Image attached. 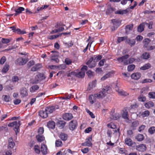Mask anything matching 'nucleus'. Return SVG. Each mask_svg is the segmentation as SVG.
I'll use <instances>...</instances> for the list:
<instances>
[{
  "instance_id": "nucleus-1",
  "label": "nucleus",
  "mask_w": 155,
  "mask_h": 155,
  "mask_svg": "<svg viewBox=\"0 0 155 155\" xmlns=\"http://www.w3.org/2000/svg\"><path fill=\"white\" fill-rule=\"evenodd\" d=\"M111 88L109 86L104 87L102 91L97 94L90 95L88 97V101L91 104H93L96 102L97 98L100 99L104 97L108 94Z\"/></svg>"
},
{
  "instance_id": "nucleus-2",
  "label": "nucleus",
  "mask_w": 155,
  "mask_h": 155,
  "mask_svg": "<svg viewBox=\"0 0 155 155\" xmlns=\"http://www.w3.org/2000/svg\"><path fill=\"white\" fill-rule=\"evenodd\" d=\"M21 121L20 120L14 121L12 122L9 123L8 126L9 127H14V130L16 134L19 131V127L21 125Z\"/></svg>"
},
{
  "instance_id": "nucleus-3",
  "label": "nucleus",
  "mask_w": 155,
  "mask_h": 155,
  "mask_svg": "<svg viewBox=\"0 0 155 155\" xmlns=\"http://www.w3.org/2000/svg\"><path fill=\"white\" fill-rule=\"evenodd\" d=\"M87 67L84 65L82 68L81 71L78 73L76 72V77L78 78H84L85 75V71L87 70Z\"/></svg>"
},
{
  "instance_id": "nucleus-4",
  "label": "nucleus",
  "mask_w": 155,
  "mask_h": 155,
  "mask_svg": "<svg viewBox=\"0 0 155 155\" xmlns=\"http://www.w3.org/2000/svg\"><path fill=\"white\" fill-rule=\"evenodd\" d=\"M28 61L27 59L26 58H23L20 57L16 60L15 61V64L16 65H22L26 64Z\"/></svg>"
},
{
  "instance_id": "nucleus-5",
  "label": "nucleus",
  "mask_w": 155,
  "mask_h": 155,
  "mask_svg": "<svg viewBox=\"0 0 155 155\" xmlns=\"http://www.w3.org/2000/svg\"><path fill=\"white\" fill-rule=\"evenodd\" d=\"M19 93L21 97L23 98L27 96L28 95V91L25 87L21 88L20 90Z\"/></svg>"
},
{
  "instance_id": "nucleus-6",
  "label": "nucleus",
  "mask_w": 155,
  "mask_h": 155,
  "mask_svg": "<svg viewBox=\"0 0 155 155\" xmlns=\"http://www.w3.org/2000/svg\"><path fill=\"white\" fill-rule=\"evenodd\" d=\"M121 115L122 117L124 119L126 120H129L127 107H125L122 110Z\"/></svg>"
},
{
  "instance_id": "nucleus-7",
  "label": "nucleus",
  "mask_w": 155,
  "mask_h": 155,
  "mask_svg": "<svg viewBox=\"0 0 155 155\" xmlns=\"http://www.w3.org/2000/svg\"><path fill=\"white\" fill-rule=\"evenodd\" d=\"M92 140V137H89L87 138L86 140V141L82 143L81 145L84 146L91 147L93 145V144L91 142Z\"/></svg>"
},
{
  "instance_id": "nucleus-8",
  "label": "nucleus",
  "mask_w": 155,
  "mask_h": 155,
  "mask_svg": "<svg viewBox=\"0 0 155 155\" xmlns=\"http://www.w3.org/2000/svg\"><path fill=\"white\" fill-rule=\"evenodd\" d=\"M58 108V106L56 105L55 106H52L49 107H47L45 109V110L47 111L48 114V113L51 114L56 109Z\"/></svg>"
},
{
  "instance_id": "nucleus-9",
  "label": "nucleus",
  "mask_w": 155,
  "mask_h": 155,
  "mask_svg": "<svg viewBox=\"0 0 155 155\" xmlns=\"http://www.w3.org/2000/svg\"><path fill=\"white\" fill-rule=\"evenodd\" d=\"M136 149L140 152H143L145 151L147 149L146 145L143 144H141L137 145L136 147Z\"/></svg>"
},
{
  "instance_id": "nucleus-10",
  "label": "nucleus",
  "mask_w": 155,
  "mask_h": 155,
  "mask_svg": "<svg viewBox=\"0 0 155 155\" xmlns=\"http://www.w3.org/2000/svg\"><path fill=\"white\" fill-rule=\"evenodd\" d=\"M77 126L76 121L72 120L69 123V127L70 130L73 131L76 129Z\"/></svg>"
},
{
  "instance_id": "nucleus-11",
  "label": "nucleus",
  "mask_w": 155,
  "mask_h": 155,
  "mask_svg": "<svg viewBox=\"0 0 155 155\" xmlns=\"http://www.w3.org/2000/svg\"><path fill=\"white\" fill-rule=\"evenodd\" d=\"M25 10V8L21 7H18L17 8L15 9V17L17 16L19 14L21 13L22 12Z\"/></svg>"
},
{
  "instance_id": "nucleus-12",
  "label": "nucleus",
  "mask_w": 155,
  "mask_h": 155,
  "mask_svg": "<svg viewBox=\"0 0 155 155\" xmlns=\"http://www.w3.org/2000/svg\"><path fill=\"white\" fill-rule=\"evenodd\" d=\"M111 21L113 23L114 27V29L117 28L121 24V21H120L118 19H113L111 20Z\"/></svg>"
},
{
  "instance_id": "nucleus-13",
  "label": "nucleus",
  "mask_w": 155,
  "mask_h": 155,
  "mask_svg": "<svg viewBox=\"0 0 155 155\" xmlns=\"http://www.w3.org/2000/svg\"><path fill=\"white\" fill-rule=\"evenodd\" d=\"M63 118L66 120H69L73 117L72 114L70 113H66L63 115Z\"/></svg>"
},
{
  "instance_id": "nucleus-14",
  "label": "nucleus",
  "mask_w": 155,
  "mask_h": 155,
  "mask_svg": "<svg viewBox=\"0 0 155 155\" xmlns=\"http://www.w3.org/2000/svg\"><path fill=\"white\" fill-rule=\"evenodd\" d=\"M48 114L47 111L45 110V109L44 110H40L39 112V115L43 118L47 117L48 116Z\"/></svg>"
},
{
  "instance_id": "nucleus-15",
  "label": "nucleus",
  "mask_w": 155,
  "mask_h": 155,
  "mask_svg": "<svg viewBox=\"0 0 155 155\" xmlns=\"http://www.w3.org/2000/svg\"><path fill=\"white\" fill-rule=\"evenodd\" d=\"M47 147L46 145L45 144H41V151L43 155H46L47 154Z\"/></svg>"
},
{
  "instance_id": "nucleus-16",
  "label": "nucleus",
  "mask_w": 155,
  "mask_h": 155,
  "mask_svg": "<svg viewBox=\"0 0 155 155\" xmlns=\"http://www.w3.org/2000/svg\"><path fill=\"white\" fill-rule=\"evenodd\" d=\"M15 145L12 138L10 137L8 139V148L9 149H12Z\"/></svg>"
},
{
  "instance_id": "nucleus-17",
  "label": "nucleus",
  "mask_w": 155,
  "mask_h": 155,
  "mask_svg": "<svg viewBox=\"0 0 155 155\" xmlns=\"http://www.w3.org/2000/svg\"><path fill=\"white\" fill-rule=\"evenodd\" d=\"M66 123L64 121L60 120L57 123V125L59 129H61L65 126Z\"/></svg>"
},
{
  "instance_id": "nucleus-18",
  "label": "nucleus",
  "mask_w": 155,
  "mask_h": 155,
  "mask_svg": "<svg viewBox=\"0 0 155 155\" xmlns=\"http://www.w3.org/2000/svg\"><path fill=\"white\" fill-rule=\"evenodd\" d=\"M125 42L130 45L131 47L134 46L136 43L135 40L134 39H130V38H128L125 41Z\"/></svg>"
},
{
  "instance_id": "nucleus-19",
  "label": "nucleus",
  "mask_w": 155,
  "mask_h": 155,
  "mask_svg": "<svg viewBox=\"0 0 155 155\" xmlns=\"http://www.w3.org/2000/svg\"><path fill=\"white\" fill-rule=\"evenodd\" d=\"M129 57V55L127 54L121 57L118 58L117 60L120 62H123L124 61L127 59Z\"/></svg>"
},
{
  "instance_id": "nucleus-20",
  "label": "nucleus",
  "mask_w": 155,
  "mask_h": 155,
  "mask_svg": "<svg viewBox=\"0 0 155 155\" xmlns=\"http://www.w3.org/2000/svg\"><path fill=\"white\" fill-rule=\"evenodd\" d=\"M151 41V40L148 38H146L143 41V48H147L148 47L149 44Z\"/></svg>"
},
{
  "instance_id": "nucleus-21",
  "label": "nucleus",
  "mask_w": 155,
  "mask_h": 155,
  "mask_svg": "<svg viewBox=\"0 0 155 155\" xmlns=\"http://www.w3.org/2000/svg\"><path fill=\"white\" fill-rule=\"evenodd\" d=\"M133 24H131V25H126L125 28L126 33L127 34H129V32L132 30L133 28Z\"/></svg>"
},
{
  "instance_id": "nucleus-22",
  "label": "nucleus",
  "mask_w": 155,
  "mask_h": 155,
  "mask_svg": "<svg viewBox=\"0 0 155 155\" xmlns=\"http://www.w3.org/2000/svg\"><path fill=\"white\" fill-rule=\"evenodd\" d=\"M141 75V74L139 73H135L132 74L131 78L133 79L137 80L140 78Z\"/></svg>"
},
{
  "instance_id": "nucleus-23",
  "label": "nucleus",
  "mask_w": 155,
  "mask_h": 155,
  "mask_svg": "<svg viewBox=\"0 0 155 155\" xmlns=\"http://www.w3.org/2000/svg\"><path fill=\"white\" fill-rule=\"evenodd\" d=\"M59 137L62 140L65 141L68 139V136L66 134L61 132L60 134Z\"/></svg>"
},
{
  "instance_id": "nucleus-24",
  "label": "nucleus",
  "mask_w": 155,
  "mask_h": 155,
  "mask_svg": "<svg viewBox=\"0 0 155 155\" xmlns=\"http://www.w3.org/2000/svg\"><path fill=\"white\" fill-rule=\"evenodd\" d=\"M145 25L144 22L140 24L137 27L138 31L141 33L143 31L145 28Z\"/></svg>"
},
{
  "instance_id": "nucleus-25",
  "label": "nucleus",
  "mask_w": 155,
  "mask_h": 155,
  "mask_svg": "<svg viewBox=\"0 0 155 155\" xmlns=\"http://www.w3.org/2000/svg\"><path fill=\"white\" fill-rule=\"evenodd\" d=\"M35 78L37 79V81L36 82H35V83H36L38 82L39 80H43L45 79V77L44 76V75L42 74L39 73L37 75L35 76Z\"/></svg>"
},
{
  "instance_id": "nucleus-26",
  "label": "nucleus",
  "mask_w": 155,
  "mask_h": 155,
  "mask_svg": "<svg viewBox=\"0 0 155 155\" xmlns=\"http://www.w3.org/2000/svg\"><path fill=\"white\" fill-rule=\"evenodd\" d=\"M135 59L131 58L129 59L126 60H125L124 62V65H127L129 64H131L133 63L135 61Z\"/></svg>"
},
{
  "instance_id": "nucleus-27",
  "label": "nucleus",
  "mask_w": 155,
  "mask_h": 155,
  "mask_svg": "<svg viewBox=\"0 0 155 155\" xmlns=\"http://www.w3.org/2000/svg\"><path fill=\"white\" fill-rule=\"evenodd\" d=\"M128 12V10L127 9L123 10H120L116 11L115 12V14H118L123 15L124 14H126Z\"/></svg>"
},
{
  "instance_id": "nucleus-28",
  "label": "nucleus",
  "mask_w": 155,
  "mask_h": 155,
  "mask_svg": "<svg viewBox=\"0 0 155 155\" xmlns=\"http://www.w3.org/2000/svg\"><path fill=\"white\" fill-rule=\"evenodd\" d=\"M47 125L49 128L53 129L55 128V123L53 121H49Z\"/></svg>"
},
{
  "instance_id": "nucleus-29",
  "label": "nucleus",
  "mask_w": 155,
  "mask_h": 155,
  "mask_svg": "<svg viewBox=\"0 0 155 155\" xmlns=\"http://www.w3.org/2000/svg\"><path fill=\"white\" fill-rule=\"evenodd\" d=\"M154 106V103L151 101H148L144 104L145 107L147 109H150L151 107H153Z\"/></svg>"
},
{
  "instance_id": "nucleus-30",
  "label": "nucleus",
  "mask_w": 155,
  "mask_h": 155,
  "mask_svg": "<svg viewBox=\"0 0 155 155\" xmlns=\"http://www.w3.org/2000/svg\"><path fill=\"white\" fill-rule=\"evenodd\" d=\"M41 67L42 66L41 64H37L31 68V71H35Z\"/></svg>"
},
{
  "instance_id": "nucleus-31",
  "label": "nucleus",
  "mask_w": 155,
  "mask_h": 155,
  "mask_svg": "<svg viewBox=\"0 0 155 155\" xmlns=\"http://www.w3.org/2000/svg\"><path fill=\"white\" fill-rule=\"evenodd\" d=\"M150 55L149 53L145 52L143 53L141 56V58L147 60L150 57Z\"/></svg>"
},
{
  "instance_id": "nucleus-32",
  "label": "nucleus",
  "mask_w": 155,
  "mask_h": 155,
  "mask_svg": "<svg viewBox=\"0 0 155 155\" xmlns=\"http://www.w3.org/2000/svg\"><path fill=\"white\" fill-rule=\"evenodd\" d=\"M102 56L101 55H95L92 57L93 58L94 62H96L101 59Z\"/></svg>"
},
{
  "instance_id": "nucleus-33",
  "label": "nucleus",
  "mask_w": 155,
  "mask_h": 155,
  "mask_svg": "<svg viewBox=\"0 0 155 155\" xmlns=\"http://www.w3.org/2000/svg\"><path fill=\"white\" fill-rule=\"evenodd\" d=\"M39 88V87L37 85H35L31 86L30 89V91L33 93L35 92L36 91L38 90Z\"/></svg>"
},
{
  "instance_id": "nucleus-34",
  "label": "nucleus",
  "mask_w": 155,
  "mask_h": 155,
  "mask_svg": "<svg viewBox=\"0 0 155 155\" xmlns=\"http://www.w3.org/2000/svg\"><path fill=\"white\" fill-rule=\"evenodd\" d=\"M150 112L148 110H146L142 112L140 114L141 116L143 118L148 117L150 114Z\"/></svg>"
},
{
  "instance_id": "nucleus-35",
  "label": "nucleus",
  "mask_w": 155,
  "mask_h": 155,
  "mask_svg": "<svg viewBox=\"0 0 155 155\" xmlns=\"http://www.w3.org/2000/svg\"><path fill=\"white\" fill-rule=\"evenodd\" d=\"M36 138L38 141L39 142H41L44 141L45 138L43 135H37L36 136Z\"/></svg>"
},
{
  "instance_id": "nucleus-36",
  "label": "nucleus",
  "mask_w": 155,
  "mask_h": 155,
  "mask_svg": "<svg viewBox=\"0 0 155 155\" xmlns=\"http://www.w3.org/2000/svg\"><path fill=\"white\" fill-rule=\"evenodd\" d=\"M125 143L129 146H132L133 144L132 141L131 139L129 138H127L125 140Z\"/></svg>"
},
{
  "instance_id": "nucleus-37",
  "label": "nucleus",
  "mask_w": 155,
  "mask_h": 155,
  "mask_svg": "<svg viewBox=\"0 0 155 155\" xmlns=\"http://www.w3.org/2000/svg\"><path fill=\"white\" fill-rule=\"evenodd\" d=\"M135 138L138 141H141L144 140V137L143 135L139 134L136 136Z\"/></svg>"
},
{
  "instance_id": "nucleus-38",
  "label": "nucleus",
  "mask_w": 155,
  "mask_h": 155,
  "mask_svg": "<svg viewBox=\"0 0 155 155\" xmlns=\"http://www.w3.org/2000/svg\"><path fill=\"white\" fill-rule=\"evenodd\" d=\"M34 150L35 153L38 154L40 153L41 150L40 147L38 145H35L34 147Z\"/></svg>"
},
{
  "instance_id": "nucleus-39",
  "label": "nucleus",
  "mask_w": 155,
  "mask_h": 155,
  "mask_svg": "<svg viewBox=\"0 0 155 155\" xmlns=\"http://www.w3.org/2000/svg\"><path fill=\"white\" fill-rule=\"evenodd\" d=\"M52 54L51 55V58H58L59 56V52L57 51H53L51 52Z\"/></svg>"
},
{
  "instance_id": "nucleus-40",
  "label": "nucleus",
  "mask_w": 155,
  "mask_h": 155,
  "mask_svg": "<svg viewBox=\"0 0 155 155\" xmlns=\"http://www.w3.org/2000/svg\"><path fill=\"white\" fill-rule=\"evenodd\" d=\"M151 65L149 63H147L145 64L143 66L140 68L141 70H145L150 68Z\"/></svg>"
},
{
  "instance_id": "nucleus-41",
  "label": "nucleus",
  "mask_w": 155,
  "mask_h": 155,
  "mask_svg": "<svg viewBox=\"0 0 155 155\" xmlns=\"http://www.w3.org/2000/svg\"><path fill=\"white\" fill-rule=\"evenodd\" d=\"M139 124V121L137 120H136L133 121L132 123V125L131 127H132L133 129H134L135 128L137 127Z\"/></svg>"
},
{
  "instance_id": "nucleus-42",
  "label": "nucleus",
  "mask_w": 155,
  "mask_h": 155,
  "mask_svg": "<svg viewBox=\"0 0 155 155\" xmlns=\"http://www.w3.org/2000/svg\"><path fill=\"white\" fill-rule=\"evenodd\" d=\"M117 91L119 94L121 96H125L129 95L128 93L124 91L123 90H118Z\"/></svg>"
},
{
  "instance_id": "nucleus-43",
  "label": "nucleus",
  "mask_w": 155,
  "mask_h": 155,
  "mask_svg": "<svg viewBox=\"0 0 155 155\" xmlns=\"http://www.w3.org/2000/svg\"><path fill=\"white\" fill-rule=\"evenodd\" d=\"M127 38L128 37L127 36H125L124 37H118L117 42L118 43H120L124 40H126Z\"/></svg>"
},
{
  "instance_id": "nucleus-44",
  "label": "nucleus",
  "mask_w": 155,
  "mask_h": 155,
  "mask_svg": "<svg viewBox=\"0 0 155 155\" xmlns=\"http://www.w3.org/2000/svg\"><path fill=\"white\" fill-rule=\"evenodd\" d=\"M146 97L143 95H140L138 98V100L141 102H144L146 101Z\"/></svg>"
},
{
  "instance_id": "nucleus-45",
  "label": "nucleus",
  "mask_w": 155,
  "mask_h": 155,
  "mask_svg": "<svg viewBox=\"0 0 155 155\" xmlns=\"http://www.w3.org/2000/svg\"><path fill=\"white\" fill-rule=\"evenodd\" d=\"M12 40L11 38H3L2 39V42L4 44H7Z\"/></svg>"
},
{
  "instance_id": "nucleus-46",
  "label": "nucleus",
  "mask_w": 155,
  "mask_h": 155,
  "mask_svg": "<svg viewBox=\"0 0 155 155\" xmlns=\"http://www.w3.org/2000/svg\"><path fill=\"white\" fill-rule=\"evenodd\" d=\"M96 84V81H92L89 84V90H90L91 89L95 87Z\"/></svg>"
},
{
  "instance_id": "nucleus-47",
  "label": "nucleus",
  "mask_w": 155,
  "mask_h": 155,
  "mask_svg": "<svg viewBox=\"0 0 155 155\" xmlns=\"http://www.w3.org/2000/svg\"><path fill=\"white\" fill-rule=\"evenodd\" d=\"M55 144V146L58 147H61L63 145L61 141L59 139L56 140Z\"/></svg>"
},
{
  "instance_id": "nucleus-48",
  "label": "nucleus",
  "mask_w": 155,
  "mask_h": 155,
  "mask_svg": "<svg viewBox=\"0 0 155 155\" xmlns=\"http://www.w3.org/2000/svg\"><path fill=\"white\" fill-rule=\"evenodd\" d=\"M111 76V73L109 72L107 74H106L104 76L101 78V81H104L107 78H110Z\"/></svg>"
},
{
  "instance_id": "nucleus-49",
  "label": "nucleus",
  "mask_w": 155,
  "mask_h": 155,
  "mask_svg": "<svg viewBox=\"0 0 155 155\" xmlns=\"http://www.w3.org/2000/svg\"><path fill=\"white\" fill-rule=\"evenodd\" d=\"M148 132L151 134H153L155 132V127L152 126L150 127L148 129Z\"/></svg>"
},
{
  "instance_id": "nucleus-50",
  "label": "nucleus",
  "mask_w": 155,
  "mask_h": 155,
  "mask_svg": "<svg viewBox=\"0 0 155 155\" xmlns=\"http://www.w3.org/2000/svg\"><path fill=\"white\" fill-rule=\"evenodd\" d=\"M135 67V66L134 64L130 65L127 67V70L129 71H132L134 69Z\"/></svg>"
},
{
  "instance_id": "nucleus-51",
  "label": "nucleus",
  "mask_w": 155,
  "mask_h": 155,
  "mask_svg": "<svg viewBox=\"0 0 155 155\" xmlns=\"http://www.w3.org/2000/svg\"><path fill=\"white\" fill-rule=\"evenodd\" d=\"M145 25H147L148 26V28L150 29L152 28V25H153V22L152 21H150L149 23H147L146 22H144Z\"/></svg>"
},
{
  "instance_id": "nucleus-52",
  "label": "nucleus",
  "mask_w": 155,
  "mask_h": 155,
  "mask_svg": "<svg viewBox=\"0 0 155 155\" xmlns=\"http://www.w3.org/2000/svg\"><path fill=\"white\" fill-rule=\"evenodd\" d=\"M9 65L8 64H5L3 69H2V71L3 73H6L9 69Z\"/></svg>"
},
{
  "instance_id": "nucleus-53",
  "label": "nucleus",
  "mask_w": 155,
  "mask_h": 155,
  "mask_svg": "<svg viewBox=\"0 0 155 155\" xmlns=\"http://www.w3.org/2000/svg\"><path fill=\"white\" fill-rule=\"evenodd\" d=\"M65 63L67 65H70L72 63L71 60L68 58H66L64 60Z\"/></svg>"
},
{
  "instance_id": "nucleus-54",
  "label": "nucleus",
  "mask_w": 155,
  "mask_h": 155,
  "mask_svg": "<svg viewBox=\"0 0 155 155\" xmlns=\"http://www.w3.org/2000/svg\"><path fill=\"white\" fill-rule=\"evenodd\" d=\"M44 132V128L43 127H39L38 130V135H42Z\"/></svg>"
},
{
  "instance_id": "nucleus-55",
  "label": "nucleus",
  "mask_w": 155,
  "mask_h": 155,
  "mask_svg": "<svg viewBox=\"0 0 155 155\" xmlns=\"http://www.w3.org/2000/svg\"><path fill=\"white\" fill-rule=\"evenodd\" d=\"M115 9L113 7H110V8L107 10L106 11V13L108 14L110 13H111L113 12L114 11Z\"/></svg>"
},
{
  "instance_id": "nucleus-56",
  "label": "nucleus",
  "mask_w": 155,
  "mask_h": 155,
  "mask_svg": "<svg viewBox=\"0 0 155 155\" xmlns=\"http://www.w3.org/2000/svg\"><path fill=\"white\" fill-rule=\"evenodd\" d=\"M149 97L151 98H155V92H150L148 94Z\"/></svg>"
},
{
  "instance_id": "nucleus-57",
  "label": "nucleus",
  "mask_w": 155,
  "mask_h": 155,
  "mask_svg": "<svg viewBox=\"0 0 155 155\" xmlns=\"http://www.w3.org/2000/svg\"><path fill=\"white\" fill-rule=\"evenodd\" d=\"M108 127L114 129L116 128L117 126L113 123L108 124L107 125Z\"/></svg>"
},
{
  "instance_id": "nucleus-58",
  "label": "nucleus",
  "mask_w": 155,
  "mask_h": 155,
  "mask_svg": "<svg viewBox=\"0 0 155 155\" xmlns=\"http://www.w3.org/2000/svg\"><path fill=\"white\" fill-rule=\"evenodd\" d=\"M35 63V61L33 60H31L27 64L28 67L30 68L31 66L34 64Z\"/></svg>"
},
{
  "instance_id": "nucleus-59",
  "label": "nucleus",
  "mask_w": 155,
  "mask_h": 155,
  "mask_svg": "<svg viewBox=\"0 0 155 155\" xmlns=\"http://www.w3.org/2000/svg\"><path fill=\"white\" fill-rule=\"evenodd\" d=\"M6 59L5 57L3 56L0 60V64H3L6 61Z\"/></svg>"
},
{
  "instance_id": "nucleus-60",
  "label": "nucleus",
  "mask_w": 155,
  "mask_h": 155,
  "mask_svg": "<svg viewBox=\"0 0 155 155\" xmlns=\"http://www.w3.org/2000/svg\"><path fill=\"white\" fill-rule=\"evenodd\" d=\"M143 37L140 35H138L136 37L135 40L137 41H140L143 39Z\"/></svg>"
},
{
  "instance_id": "nucleus-61",
  "label": "nucleus",
  "mask_w": 155,
  "mask_h": 155,
  "mask_svg": "<svg viewBox=\"0 0 155 155\" xmlns=\"http://www.w3.org/2000/svg\"><path fill=\"white\" fill-rule=\"evenodd\" d=\"M76 72L75 71H72L69 73L67 75L68 77H73V76L76 77Z\"/></svg>"
},
{
  "instance_id": "nucleus-62",
  "label": "nucleus",
  "mask_w": 155,
  "mask_h": 155,
  "mask_svg": "<svg viewBox=\"0 0 155 155\" xmlns=\"http://www.w3.org/2000/svg\"><path fill=\"white\" fill-rule=\"evenodd\" d=\"M87 112L90 115L91 118H94L95 117V116L93 113L90 111L88 109H86Z\"/></svg>"
},
{
  "instance_id": "nucleus-63",
  "label": "nucleus",
  "mask_w": 155,
  "mask_h": 155,
  "mask_svg": "<svg viewBox=\"0 0 155 155\" xmlns=\"http://www.w3.org/2000/svg\"><path fill=\"white\" fill-rule=\"evenodd\" d=\"M94 74V72L91 70H89L86 72V74L89 77H91L92 76H93Z\"/></svg>"
},
{
  "instance_id": "nucleus-64",
  "label": "nucleus",
  "mask_w": 155,
  "mask_h": 155,
  "mask_svg": "<svg viewBox=\"0 0 155 155\" xmlns=\"http://www.w3.org/2000/svg\"><path fill=\"white\" fill-rule=\"evenodd\" d=\"M4 101L8 102L9 101L10 97L6 95H4L3 96Z\"/></svg>"
}]
</instances>
